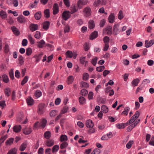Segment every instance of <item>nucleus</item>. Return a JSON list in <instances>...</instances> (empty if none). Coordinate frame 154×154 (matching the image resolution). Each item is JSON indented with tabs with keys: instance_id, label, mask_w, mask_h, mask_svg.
<instances>
[{
	"instance_id": "f257e3e1",
	"label": "nucleus",
	"mask_w": 154,
	"mask_h": 154,
	"mask_svg": "<svg viewBox=\"0 0 154 154\" xmlns=\"http://www.w3.org/2000/svg\"><path fill=\"white\" fill-rule=\"evenodd\" d=\"M88 1L86 0H79L77 2V6L79 9H82L84 5H86Z\"/></svg>"
},
{
	"instance_id": "f03ea898",
	"label": "nucleus",
	"mask_w": 154,
	"mask_h": 154,
	"mask_svg": "<svg viewBox=\"0 0 154 154\" xmlns=\"http://www.w3.org/2000/svg\"><path fill=\"white\" fill-rule=\"evenodd\" d=\"M77 54V53L76 52H72V51H68L66 53V55L67 57L69 58L73 57L74 59H76Z\"/></svg>"
},
{
	"instance_id": "7ed1b4c3",
	"label": "nucleus",
	"mask_w": 154,
	"mask_h": 154,
	"mask_svg": "<svg viewBox=\"0 0 154 154\" xmlns=\"http://www.w3.org/2000/svg\"><path fill=\"white\" fill-rule=\"evenodd\" d=\"M83 12L85 17H88L91 14V9L89 7H86L83 10Z\"/></svg>"
},
{
	"instance_id": "20e7f679",
	"label": "nucleus",
	"mask_w": 154,
	"mask_h": 154,
	"mask_svg": "<svg viewBox=\"0 0 154 154\" xmlns=\"http://www.w3.org/2000/svg\"><path fill=\"white\" fill-rule=\"evenodd\" d=\"M45 105L42 103L39 104L38 106V109L37 112L38 113L41 115L43 114L45 111Z\"/></svg>"
},
{
	"instance_id": "39448f33",
	"label": "nucleus",
	"mask_w": 154,
	"mask_h": 154,
	"mask_svg": "<svg viewBox=\"0 0 154 154\" xmlns=\"http://www.w3.org/2000/svg\"><path fill=\"white\" fill-rule=\"evenodd\" d=\"M140 121V119H137L136 121L133 124L129 125L127 129L128 131H131L134 127L137 125L139 123Z\"/></svg>"
},
{
	"instance_id": "423d86ee",
	"label": "nucleus",
	"mask_w": 154,
	"mask_h": 154,
	"mask_svg": "<svg viewBox=\"0 0 154 154\" xmlns=\"http://www.w3.org/2000/svg\"><path fill=\"white\" fill-rule=\"evenodd\" d=\"M44 144L48 147H51L54 144V141L52 139H47L45 141Z\"/></svg>"
},
{
	"instance_id": "0eeeda50",
	"label": "nucleus",
	"mask_w": 154,
	"mask_h": 154,
	"mask_svg": "<svg viewBox=\"0 0 154 154\" xmlns=\"http://www.w3.org/2000/svg\"><path fill=\"white\" fill-rule=\"evenodd\" d=\"M70 11H64L62 14V17L63 19L64 20H67L69 19L70 16L69 14Z\"/></svg>"
},
{
	"instance_id": "6e6552de",
	"label": "nucleus",
	"mask_w": 154,
	"mask_h": 154,
	"mask_svg": "<svg viewBox=\"0 0 154 154\" xmlns=\"http://www.w3.org/2000/svg\"><path fill=\"white\" fill-rule=\"evenodd\" d=\"M86 126L88 128H92L94 126V123L92 120L89 119L86 121L85 123Z\"/></svg>"
},
{
	"instance_id": "1a4fd4ad",
	"label": "nucleus",
	"mask_w": 154,
	"mask_h": 154,
	"mask_svg": "<svg viewBox=\"0 0 154 154\" xmlns=\"http://www.w3.org/2000/svg\"><path fill=\"white\" fill-rule=\"evenodd\" d=\"M154 44V39H152L149 41L148 40H146L145 41V47L146 48H149L151 46Z\"/></svg>"
},
{
	"instance_id": "9d476101",
	"label": "nucleus",
	"mask_w": 154,
	"mask_h": 154,
	"mask_svg": "<svg viewBox=\"0 0 154 154\" xmlns=\"http://www.w3.org/2000/svg\"><path fill=\"white\" fill-rule=\"evenodd\" d=\"M17 21L21 23H24L26 21L25 17L22 15H20L17 18Z\"/></svg>"
},
{
	"instance_id": "9b49d317",
	"label": "nucleus",
	"mask_w": 154,
	"mask_h": 154,
	"mask_svg": "<svg viewBox=\"0 0 154 154\" xmlns=\"http://www.w3.org/2000/svg\"><path fill=\"white\" fill-rule=\"evenodd\" d=\"M53 14L55 15L59 12V7L58 4L57 3H55L53 8Z\"/></svg>"
},
{
	"instance_id": "f8f14e48",
	"label": "nucleus",
	"mask_w": 154,
	"mask_h": 154,
	"mask_svg": "<svg viewBox=\"0 0 154 154\" xmlns=\"http://www.w3.org/2000/svg\"><path fill=\"white\" fill-rule=\"evenodd\" d=\"M112 28L109 26L106 27L104 30V32L108 35H111L112 34Z\"/></svg>"
},
{
	"instance_id": "ddd939ff",
	"label": "nucleus",
	"mask_w": 154,
	"mask_h": 154,
	"mask_svg": "<svg viewBox=\"0 0 154 154\" xmlns=\"http://www.w3.org/2000/svg\"><path fill=\"white\" fill-rule=\"evenodd\" d=\"M29 28L30 30L32 32L38 29V26L37 24H31L29 26Z\"/></svg>"
},
{
	"instance_id": "4468645a",
	"label": "nucleus",
	"mask_w": 154,
	"mask_h": 154,
	"mask_svg": "<svg viewBox=\"0 0 154 154\" xmlns=\"http://www.w3.org/2000/svg\"><path fill=\"white\" fill-rule=\"evenodd\" d=\"M32 131V130L31 128L30 127H26L23 130V133L26 135L29 134Z\"/></svg>"
},
{
	"instance_id": "2eb2a0df",
	"label": "nucleus",
	"mask_w": 154,
	"mask_h": 154,
	"mask_svg": "<svg viewBox=\"0 0 154 154\" xmlns=\"http://www.w3.org/2000/svg\"><path fill=\"white\" fill-rule=\"evenodd\" d=\"M21 128L20 125H16L13 127V130L16 133H18L21 131Z\"/></svg>"
},
{
	"instance_id": "dca6fc26",
	"label": "nucleus",
	"mask_w": 154,
	"mask_h": 154,
	"mask_svg": "<svg viewBox=\"0 0 154 154\" xmlns=\"http://www.w3.org/2000/svg\"><path fill=\"white\" fill-rule=\"evenodd\" d=\"M98 36V32L97 31H94L90 36V39L93 40L96 38Z\"/></svg>"
},
{
	"instance_id": "f3484780",
	"label": "nucleus",
	"mask_w": 154,
	"mask_h": 154,
	"mask_svg": "<svg viewBox=\"0 0 154 154\" xmlns=\"http://www.w3.org/2000/svg\"><path fill=\"white\" fill-rule=\"evenodd\" d=\"M119 25L118 24H116L114 25L113 27V33L116 35L117 33L119 32Z\"/></svg>"
},
{
	"instance_id": "a211bd4d",
	"label": "nucleus",
	"mask_w": 154,
	"mask_h": 154,
	"mask_svg": "<svg viewBox=\"0 0 154 154\" xmlns=\"http://www.w3.org/2000/svg\"><path fill=\"white\" fill-rule=\"evenodd\" d=\"M27 146V143L26 141L23 143L20 147V150L21 151H23L25 150Z\"/></svg>"
},
{
	"instance_id": "6ab92c4d",
	"label": "nucleus",
	"mask_w": 154,
	"mask_h": 154,
	"mask_svg": "<svg viewBox=\"0 0 154 154\" xmlns=\"http://www.w3.org/2000/svg\"><path fill=\"white\" fill-rule=\"evenodd\" d=\"M39 2V0H35L33 3H30L29 4V8H35L37 7V3Z\"/></svg>"
},
{
	"instance_id": "aec40b11",
	"label": "nucleus",
	"mask_w": 154,
	"mask_h": 154,
	"mask_svg": "<svg viewBox=\"0 0 154 154\" xmlns=\"http://www.w3.org/2000/svg\"><path fill=\"white\" fill-rule=\"evenodd\" d=\"M74 78L72 76H69L67 79L66 81L68 85H70L74 81Z\"/></svg>"
},
{
	"instance_id": "412c9836",
	"label": "nucleus",
	"mask_w": 154,
	"mask_h": 154,
	"mask_svg": "<svg viewBox=\"0 0 154 154\" xmlns=\"http://www.w3.org/2000/svg\"><path fill=\"white\" fill-rule=\"evenodd\" d=\"M45 44V42L43 40H42L40 41L37 42V46L39 48H42L44 46Z\"/></svg>"
},
{
	"instance_id": "4be33fe9",
	"label": "nucleus",
	"mask_w": 154,
	"mask_h": 154,
	"mask_svg": "<svg viewBox=\"0 0 154 154\" xmlns=\"http://www.w3.org/2000/svg\"><path fill=\"white\" fill-rule=\"evenodd\" d=\"M0 15L2 18L3 20L5 19L7 17V15L6 12L3 11H0Z\"/></svg>"
},
{
	"instance_id": "5701e85b",
	"label": "nucleus",
	"mask_w": 154,
	"mask_h": 154,
	"mask_svg": "<svg viewBox=\"0 0 154 154\" xmlns=\"http://www.w3.org/2000/svg\"><path fill=\"white\" fill-rule=\"evenodd\" d=\"M3 81L5 83H8L9 81L8 76L6 74H3L2 75Z\"/></svg>"
},
{
	"instance_id": "b1692460",
	"label": "nucleus",
	"mask_w": 154,
	"mask_h": 154,
	"mask_svg": "<svg viewBox=\"0 0 154 154\" xmlns=\"http://www.w3.org/2000/svg\"><path fill=\"white\" fill-rule=\"evenodd\" d=\"M140 82V80L138 79H134L131 82L132 86H136Z\"/></svg>"
},
{
	"instance_id": "393cba45",
	"label": "nucleus",
	"mask_w": 154,
	"mask_h": 154,
	"mask_svg": "<svg viewBox=\"0 0 154 154\" xmlns=\"http://www.w3.org/2000/svg\"><path fill=\"white\" fill-rule=\"evenodd\" d=\"M49 25L50 23L49 21H45L43 24V28L44 29L47 30L49 28Z\"/></svg>"
},
{
	"instance_id": "a878e982",
	"label": "nucleus",
	"mask_w": 154,
	"mask_h": 154,
	"mask_svg": "<svg viewBox=\"0 0 154 154\" xmlns=\"http://www.w3.org/2000/svg\"><path fill=\"white\" fill-rule=\"evenodd\" d=\"M79 101L80 104L83 105L86 103V100L84 97L81 96L79 98Z\"/></svg>"
},
{
	"instance_id": "bb28decb",
	"label": "nucleus",
	"mask_w": 154,
	"mask_h": 154,
	"mask_svg": "<svg viewBox=\"0 0 154 154\" xmlns=\"http://www.w3.org/2000/svg\"><path fill=\"white\" fill-rule=\"evenodd\" d=\"M26 101L28 105L31 106L34 103V100L31 97H28L26 99Z\"/></svg>"
},
{
	"instance_id": "cd10ccee",
	"label": "nucleus",
	"mask_w": 154,
	"mask_h": 154,
	"mask_svg": "<svg viewBox=\"0 0 154 154\" xmlns=\"http://www.w3.org/2000/svg\"><path fill=\"white\" fill-rule=\"evenodd\" d=\"M11 28L12 31L16 35H19L20 32L17 28L14 26L12 27Z\"/></svg>"
},
{
	"instance_id": "c85d7f7f",
	"label": "nucleus",
	"mask_w": 154,
	"mask_h": 154,
	"mask_svg": "<svg viewBox=\"0 0 154 154\" xmlns=\"http://www.w3.org/2000/svg\"><path fill=\"white\" fill-rule=\"evenodd\" d=\"M42 16V13L41 11H38L36 12L34 15L35 18L36 20H39L40 19Z\"/></svg>"
},
{
	"instance_id": "c756f323",
	"label": "nucleus",
	"mask_w": 154,
	"mask_h": 154,
	"mask_svg": "<svg viewBox=\"0 0 154 154\" xmlns=\"http://www.w3.org/2000/svg\"><path fill=\"white\" fill-rule=\"evenodd\" d=\"M109 22L110 23H112L115 21V16L113 14H111L108 18Z\"/></svg>"
},
{
	"instance_id": "7c9ffc66",
	"label": "nucleus",
	"mask_w": 154,
	"mask_h": 154,
	"mask_svg": "<svg viewBox=\"0 0 154 154\" xmlns=\"http://www.w3.org/2000/svg\"><path fill=\"white\" fill-rule=\"evenodd\" d=\"M44 136L47 140L49 139L51 136V133L49 131H47L45 133Z\"/></svg>"
},
{
	"instance_id": "2f4dec72",
	"label": "nucleus",
	"mask_w": 154,
	"mask_h": 154,
	"mask_svg": "<svg viewBox=\"0 0 154 154\" xmlns=\"http://www.w3.org/2000/svg\"><path fill=\"white\" fill-rule=\"evenodd\" d=\"M130 110V108L129 107H125L123 111L122 112V114L127 116L128 114V112Z\"/></svg>"
},
{
	"instance_id": "473e14b6",
	"label": "nucleus",
	"mask_w": 154,
	"mask_h": 154,
	"mask_svg": "<svg viewBox=\"0 0 154 154\" xmlns=\"http://www.w3.org/2000/svg\"><path fill=\"white\" fill-rule=\"evenodd\" d=\"M95 26L94 21L92 20H91L89 21L88 23V27L90 29H93Z\"/></svg>"
},
{
	"instance_id": "72a5a7b5",
	"label": "nucleus",
	"mask_w": 154,
	"mask_h": 154,
	"mask_svg": "<svg viewBox=\"0 0 154 154\" xmlns=\"http://www.w3.org/2000/svg\"><path fill=\"white\" fill-rule=\"evenodd\" d=\"M101 110L102 112L104 113H107L109 111L107 107L105 105H103L101 107Z\"/></svg>"
},
{
	"instance_id": "f704fd0d",
	"label": "nucleus",
	"mask_w": 154,
	"mask_h": 154,
	"mask_svg": "<svg viewBox=\"0 0 154 154\" xmlns=\"http://www.w3.org/2000/svg\"><path fill=\"white\" fill-rule=\"evenodd\" d=\"M18 60L20 65H22L24 64V58L22 55L19 56L18 57Z\"/></svg>"
},
{
	"instance_id": "c9c22d12",
	"label": "nucleus",
	"mask_w": 154,
	"mask_h": 154,
	"mask_svg": "<svg viewBox=\"0 0 154 154\" xmlns=\"http://www.w3.org/2000/svg\"><path fill=\"white\" fill-rule=\"evenodd\" d=\"M67 140V137L66 135H61L60 137V140L61 142L66 141Z\"/></svg>"
},
{
	"instance_id": "e433bc0d",
	"label": "nucleus",
	"mask_w": 154,
	"mask_h": 154,
	"mask_svg": "<svg viewBox=\"0 0 154 154\" xmlns=\"http://www.w3.org/2000/svg\"><path fill=\"white\" fill-rule=\"evenodd\" d=\"M47 122L46 120L45 119H43L41 122L40 126L42 128H44Z\"/></svg>"
},
{
	"instance_id": "4c0bfd02",
	"label": "nucleus",
	"mask_w": 154,
	"mask_h": 154,
	"mask_svg": "<svg viewBox=\"0 0 154 154\" xmlns=\"http://www.w3.org/2000/svg\"><path fill=\"white\" fill-rule=\"evenodd\" d=\"M70 13L71 14H73V13L76 12L78 11V9H77L75 6L70 7Z\"/></svg>"
},
{
	"instance_id": "58836bf2",
	"label": "nucleus",
	"mask_w": 154,
	"mask_h": 154,
	"mask_svg": "<svg viewBox=\"0 0 154 154\" xmlns=\"http://www.w3.org/2000/svg\"><path fill=\"white\" fill-rule=\"evenodd\" d=\"M11 89L9 88H7L5 90V93L6 96L9 97L11 94Z\"/></svg>"
},
{
	"instance_id": "ea45409f",
	"label": "nucleus",
	"mask_w": 154,
	"mask_h": 154,
	"mask_svg": "<svg viewBox=\"0 0 154 154\" xmlns=\"http://www.w3.org/2000/svg\"><path fill=\"white\" fill-rule=\"evenodd\" d=\"M42 95V92L39 90H37L35 94V95L37 98H39Z\"/></svg>"
},
{
	"instance_id": "a19ab883",
	"label": "nucleus",
	"mask_w": 154,
	"mask_h": 154,
	"mask_svg": "<svg viewBox=\"0 0 154 154\" xmlns=\"http://www.w3.org/2000/svg\"><path fill=\"white\" fill-rule=\"evenodd\" d=\"M45 16V17L48 18L50 17V11L48 9H46L44 11Z\"/></svg>"
},
{
	"instance_id": "79ce46f5",
	"label": "nucleus",
	"mask_w": 154,
	"mask_h": 154,
	"mask_svg": "<svg viewBox=\"0 0 154 154\" xmlns=\"http://www.w3.org/2000/svg\"><path fill=\"white\" fill-rule=\"evenodd\" d=\"M28 38L31 44H33L35 42L34 39L32 38L31 35H28Z\"/></svg>"
},
{
	"instance_id": "37998d69",
	"label": "nucleus",
	"mask_w": 154,
	"mask_h": 154,
	"mask_svg": "<svg viewBox=\"0 0 154 154\" xmlns=\"http://www.w3.org/2000/svg\"><path fill=\"white\" fill-rule=\"evenodd\" d=\"M14 140V139L13 138H10L8 140H7L5 142L6 145H10L13 143Z\"/></svg>"
},
{
	"instance_id": "c03bdc74",
	"label": "nucleus",
	"mask_w": 154,
	"mask_h": 154,
	"mask_svg": "<svg viewBox=\"0 0 154 154\" xmlns=\"http://www.w3.org/2000/svg\"><path fill=\"white\" fill-rule=\"evenodd\" d=\"M28 79L29 77L28 76H25L22 81L21 83V85H23L24 84L26 83L28 81Z\"/></svg>"
},
{
	"instance_id": "a18cd8bd",
	"label": "nucleus",
	"mask_w": 154,
	"mask_h": 154,
	"mask_svg": "<svg viewBox=\"0 0 154 154\" xmlns=\"http://www.w3.org/2000/svg\"><path fill=\"white\" fill-rule=\"evenodd\" d=\"M57 111L53 110H51L50 113V115L51 117H54L56 116L57 114Z\"/></svg>"
},
{
	"instance_id": "49530a36",
	"label": "nucleus",
	"mask_w": 154,
	"mask_h": 154,
	"mask_svg": "<svg viewBox=\"0 0 154 154\" xmlns=\"http://www.w3.org/2000/svg\"><path fill=\"white\" fill-rule=\"evenodd\" d=\"M133 143V141L132 140H130L129 141L126 145V148L128 149H130L131 148Z\"/></svg>"
},
{
	"instance_id": "de8ad7c7",
	"label": "nucleus",
	"mask_w": 154,
	"mask_h": 154,
	"mask_svg": "<svg viewBox=\"0 0 154 154\" xmlns=\"http://www.w3.org/2000/svg\"><path fill=\"white\" fill-rule=\"evenodd\" d=\"M85 57H82L80 59V61L82 64H84L85 63V65L88 63V61H85Z\"/></svg>"
},
{
	"instance_id": "09e8293b",
	"label": "nucleus",
	"mask_w": 154,
	"mask_h": 154,
	"mask_svg": "<svg viewBox=\"0 0 154 154\" xmlns=\"http://www.w3.org/2000/svg\"><path fill=\"white\" fill-rule=\"evenodd\" d=\"M89 77V75L88 73H84L83 75V79L86 81L88 79Z\"/></svg>"
},
{
	"instance_id": "8fccbe9b",
	"label": "nucleus",
	"mask_w": 154,
	"mask_h": 154,
	"mask_svg": "<svg viewBox=\"0 0 154 154\" xmlns=\"http://www.w3.org/2000/svg\"><path fill=\"white\" fill-rule=\"evenodd\" d=\"M17 149L15 148H14L10 150L7 154H16Z\"/></svg>"
},
{
	"instance_id": "3c124183",
	"label": "nucleus",
	"mask_w": 154,
	"mask_h": 154,
	"mask_svg": "<svg viewBox=\"0 0 154 154\" xmlns=\"http://www.w3.org/2000/svg\"><path fill=\"white\" fill-rule=\"evenodd\" d=\"M105 69V66H102L99 67H97L96 70L99 72H101L103 70Z\"/></svg>"
},
{
	"instance_id": "603ef678",
	"label": "nucleus",
	"mask_w": 154,
	"mask_h": 154,
	"mask_svg": "<svg viewBox=\"0 0 154 154\" xmlns=\"http://www.w3.org/2000/svg\"><path fill=\"white\" fill-rule=\"evenodd\" d=\"M68 145V144L66 142H64L62 143L60 146V148L61 149L66 148Z\"/></svg>"
},
{
	"instance_id": "864d4df0",
	"label": "nucleus",
	"mask_w": 154,
	"mask_h": 154,
	"mask_svg": "<svg viewBox=\"0 0 154 154\" xmlns=\"http://www.w3.org/2000/svg\"><path fill=\"white\" fill-rule=\"evenodd\" d=\"M116 126L118 128L120 129H122L124 128H125L124 124L123 123L117 124H116Z\"/></svg>"
},
{
	"instance_id": "5fc2aeb1",
	"label": "nucleus",
	"mask_w": 154,
	"mask_h": 154,
	"mask_svg": "<svg viewBox=\"0 0 154 154\" xmlns=\"http://www.w3.org/2000/svg\"><path fill=\"white\" fill-rule=\"evenodd\" d=\"M64 32L65 33H68L69 32L70 28L68 25H66L64 28Z\"/></svg>"
},
{
	"instance_id": "6e6d98bb",
	"label": "nucleus",
	"mask_w": 154,
	"mask_h": 154,
	"mask_svg": "<svg viewBox=\"0 0 154 154\" xmlns=\"http://www.w3.org/2000/svg\"><path fill=\"white\" fill-rule=\"evenodd\" d=\"M32 53V50L31 49L29 48H27L26 50V54L27 56H29Z\"/></svg>"
},
{
	"instance_id": "4d7b16f0",
	"label": "nucleus",
	"mask_w": 154,
	"mask_h": 154,
	"mask_svg": "<svg viewBox=\"0 0 154 154\" xmlns=\"http://www.w3.org/2000/svg\"><path fill=\"white\" fill-rule=\"evenodd\" d=\"M59 149V146L58 145H56L54 146L52 148V152H56Z\"/></svg>"
},
{
	"instance_id": "13d9d810",
	"label": "nucleus",
	"mask_w": 154,
	"mask_h": 154,
	"mask_svg": "<svg viewBox=\"0 0 154 154\" xmlns=\"http://www.w3.org/2000/svg\"><path fill=\"white\" fill-rule=\"evenodd\" d=\"M103 40L105 44H109V39L108 37L105 36L103 38Z\"/></svg>"
},
{
	"instance_id": "bf43d9fd",
	"label": "nucleus",
	"mask_w": 154,
	"mask_h": 154,
	"mask_svg": "<svg viewBox=\"0 0 154 154\" xmlns=\"http://www.w3.org/2000/svg\"><path fill=\"white\" fill-rule=\"evenodd\" d=\"M97 57H95L92 59L91 63L94 66H95L97 63Z\"/></svg>"
},
{
	"instance_id": "052dcab7",
	"label": "nucleus",
	"mask_w": 154,
	"mask_h": 154,
	"mask_svg": "<svg viewBox=\"0 0 154 154\" xmlns=\"http://www.w3.org/2000/svg\"><path fill=\"white\" fill-rule=\"evenodd\" d=\"M34 36L35 38H39L41 36L40 32L38 31H37L35 32V35Z\"/></svg>"
},
{
	"instance_id": "680f3d73",
	"label": "nucleus",
	"mask_w": 154,
	"mask_h": 154,
	"mask_svg": "<svg viewBox=\"0 0 154 154\" xmlns=\"http://www.w3.org/2000/svg\"><path fill=\"white\" fill-rule=\"evenodd\" d=\"M88 91L85 89H82L81 91V93L82 96H85L88 94Z\"/></svg>"
},
{
	"instance_id": "e2e57ef3",
	"label": "nucleus",
	"mask_w": 154,
	"mask_h": 154,
	"mask_svg": "<svg viewBox=\"0 0 154 154\" xmlns=\"http://www.w3.org/2000/svg\"><path fill=\"white\" fill-rule=\"evenodd\" d=\"M63 2L65 6L67 7H69L70 6L69 0H63Z\"/></svg>"
},
{
	"instance_id": "0e129e2a",
	"label": "nucleus",
	"mask_w": 154,
	"mask_h": 154,
	"mask_svg": "<svg viewBox=\"0 0 154 154\" xmlns=\"http://www.w3.org/2000/svg\"><path fill=\"white\" fill-rule=\"evenodd\" d=\"M118 18L120 20L122 19L123 18L122 11H120L118 14Z\"/></svg>"
},
{
	"instance_id": "69168bd1",
	"label": "nucleus",
	"mask_w": 154,
	"mask_h": 154,
	"mask_svg": "<svg viewBox=\"0 0 154 154\" xmlns=\"http://www.w3.org/2000/svg\"><path fill=\"white\" fill-rule=\"evenodd\" d=\"M28 43V41L26 39H24L22 41V45L23 46H25L27 45Z\"/></svg>"
},
{
	"instance_id": "338daca9",
	"label": "nucleus",
	"mask_w": 154,
	"mask_h": 154,
	"mask_svg": "<svg viewBox=\"0 0 154 154\" xmlns=\"http://www.w3.org/2000/svg\"><path fill=\"white\" fill-rule=\"evenodd\" d=\"M94 96L93 93L92 92H89L88 94V97L89 100L92 99Z\"/></svg>"
},
{
	"instance_id": "774afa93",
	"label": "nucleus",
	"mask_w": 154,
	"mask_h": 154,
	"mask_svg": "<svg viewBox=\"0 0 154 154\" xmlns=\"http://www.w3.org/2000/svg\"><path fill=\"white\" fill-rule=\"evenodd\" d=\"M44 152V149L42 147L40 148L38 151V154H43Z\"/></svg>"
}]
</instances>
